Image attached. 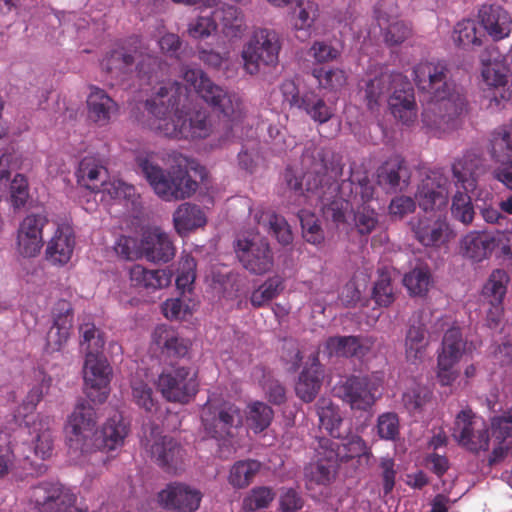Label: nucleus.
I'll use <instances>...</instances> for the list:
<instances>
[{
    "mask_svg": "<svg viewBox=\"0 0 512 512\" xmlns=\"http://www.w3.org/2000/svg\"><path fill=\"white\" fill-rule=\"evenodd\" d=\"M131 286L146 291H156L170 285L172 273L167 269L150 270L140 264L132 265L128 270Z\"/></svg>",
    "mask_w": 512,
    "mask_h": 512,
    "instance_id": "c756f323",
    "label": "nucleus"
},
{
    "mask_svg": "<svg viewBox=\"0 0 512 512\" xmlns=\"http://www.w3.org/2000/svg\"><path fill=\"white\" fill-rule=\"evenodd\" d=\"M274 417L272 408L260 401L248 404L246 409V424L254 433H261L266 430Z\"/></svg>",
    "mask_w": 512,
    "mask_h": 512,
    "instance_id": "603ef678",
    "label": "nucleus"
},
{
    "mask_svg": "<svg viewBox=\"0 0 512 512\" xmlns=\"http://www.w3.org/2000/svg\"><path fill=\"white\" fill-rule=\"evenodd\" d=\"M14 159L12 153L0 156V200L6 199L14 208H20L29 197L28 181L22 174H16L10 181V171L15 167Z\"/></svg>",
    "mask_w": 512,
    "mask_h": 512,
    "instance_id": "4be33fe9",
    "label": "nucleus"
},
{
    "mask_svg": "<svg viewBox=\"0 0 512 512\" xmlns=\"http://www.w3.org/2000/svg\"><path fill=\"white\" fill-rule=\"evenodd\" d=\"M52 420L49 417H41L32 424L31 434H35V454L41 459L48 458L52 453L53 440L50 432Z\"/></svg>",
    "mask_w": 512,
    "mask_h": 512,
    "instance_id": "864d4df0",
    "label": "nucleus"
},
{
    "mask_svg": "<svg viewBox=\"0 0 512 512\" xmlns=\"http://www.w3.org/2000/svg\"><path fill=\"white\" fill-rule=\"evenodd\" d=\"M430 341L423 325H411L405 337V356L408 362L420 364L428 357Z\"/></svg>",
    "mask_w": 512,
    "mask_h": 512,
    "instance_id": "58836bf2",
    "label": "nucleus"
},
{
    "mask_svg": "<svg viewBox=\"0 0 512 512\" xmlns=\"http://www.w3.org/2000/svg\"><path fill=\"white\" fill-rule=\"evenodd\" d=\"M467 350V343L463 340L460 328L453 326L444 334L437 359L458 363Z\"/></svg>",
    "mask_w": 512,
    "mask_h": 512,
    "instance_id": "09e8293b",
    "label": "nucleus"
},
{
    "mask_svg": "<svg viewBox=\"0 0 512 512\" xmlns=\"http://www.w3.org/2000/svg\"><path fill=\"white\" fill-rule=\"evenodd\" d=\"M492 435L501 443L512 437V408L491 419Z\"/></svg>",
    "mask_w": 512,
    "mask_h": 512,
    "instance_id": "774afa93",
    "label": "nucleus"
},
{
    "mask_svg": "<svg viewBox=\"0 0 512 512\" xmlns=\"http://www.w3.org/2000/svg\"><path fill=\"white\" fill-rule=\"evenodd\" d=\"M380 186L390 190L403 189L408 185L409 175L404 159L397 154L392 155L377 170Z\"/></svg>",
    "mask_w": 512,
    "mask_h": 512,
    "instance_id": "72a5a7b5",
    "label": "nucleus"
},
{
    "mask_svg": "<svg viewBox=\"0 0 512 512\" xmlns=\"http://www.w3.org/2000/svg\"><path fill=\"white\" fill-rule=\"evenodd\" d=\"M83 378L86 396L94 403H104L110 394L112 368L102 354H86Z\"/></svg>",
    "mask_w": 512,
    "mask_h": 512,
    "instance_id": "4468645a",
    "label": "nucleus"
},
{
    "mask_svg": "<svg viewBox=\"0 0 512 512\" xmlns=\"http://www.w3.org/2000/svg\"><path fill=\"white\" fill-rule=\"evenodd\" d=\"M482 78L483 81L490 87L499 91L500 99L496 94L493 95L492 101L497 106L500 105L501 100H508L511 96L509 88H506L508 82V70L506 66L498 60L485 62L482 59Z\"/></svg>",
    "mask_w": 512,
    "mask_h": 512,
    "instance_id": "4c0bfd02",
    "label": "nucleus"
},
{
    "mask_svg": "<svg viewBox=\"0 0 512 512\" xmlns=\"http://www.w3.org/2000/svg\"><path fill=\"white\" fill-rule=\"evenodd\" d=\"M49 219L45 212L28 214L20 222L17 230L16 247L23 257L37 256L44 244L43 228Z\"/></svg>",
    "mask_w": 512,
    "mask_h": 512,
    "instance_id": "aec40b11",
    "label": "nucleus"
},
{
    "mask_svg": "<svg viewBox=\"0 0 512 512\" xmlns=\"http://www.w3.org/2000/svg\"><path fill=\"white\" fill-rule=\"evenodd\" d=\"M485 32L476 20L463 19L459 21L453 30L452 39L454 43L463 48L470 46H481Z\"/></svg>",
    "mask_w": 512,
    "mask_h": 512,
    "instance_id": "49530a36",
    "label": "nucleus"
},
{
    "mask_svg": "<svg viewBox=\"0 0 512 512\" xmlns=\"http://www.w3.org/2000/svg\"><path fill=\"white\" fill-rule=\"evenodd\" d=\"M32 498L40 512H83L75 507L76 495L57 483L34 487Z\"/></svg>",
    "mask_w": 512,
    "mask_h": 512,
    "instance_id": "412c9836",
    "label": "nucleus"
},
{
    "mask_svg": "<svg viewBox=\"0 0 512 512\" xmlns=\"http://www.w3.org/2000/svg\"><path fill=\"white\" fill-rule=\"evenodd\" d=\"M449 180L438 170L430 171L418 185L415 200L425 212L438 213L446 208L449 196Z\"/></svg>",
    "mask_w": 512,
    "mask_h": 512,
    "instance_id": "6ab92c4d",
    "label": "nucleus"
},
{
    "mask_svg": "<svg viewBox=\"0 0 512 512\" xmlns=\"http://www.w3.org/2000/svg\"><path fill=\"white\" fill-rule=\"evenodd\" d=\"M74 248L75 235L72 227L67 223L58 224L47 243L46 259L52 265L63 266L71 260Z\"/></svg>",
    "mask_w": 512,
    "mask_h": 512,
    "instance_id": "393cba45",
    "label": "nucleus"
},
{
    "mask_svg": "<svg viewBox=\"0 0 512 512\" xmlns=\"http://www.w3.org/2000/svg\"><path fill=\"white\" fill-rule=\"evenodd\" d=\"M495 247L496 238L486 232L470 231L460 240V252L475 262L488 258Z\"/></svg>",
    "mask_w": 512,
    "mask_h": 512,
    "instance_id": "2f4dec72",
    "label": "nucleus"
},
{
    "mask_svg": "<svg viewBox=\"0 0 512 512\" xmlns=\"http://www.w3.org/2000/svg\"><path fill=\"white\" fill-rule=\"evenodd\" d=\"M196 262L190 255H183L178 263L176 286L183 293L190 291L196 277Z\"/></svg>",
    "mask_w": 512,
    "mask_h": 512,
    "instance_id": "0e129e2a",
    "label": "nucleus"
},
{
    "mask_svg": "<svg viewBox=\"0 0 512 512\" xmlns=\"http://www.w3.org/2000/svg\"><path fill=\"white\" fill-rule=\"evenodd\" d=\"M479 18L483 31L494 40H501L511 32V17L500 6H483L479 11Z\"/></svg>",
    "mask_w": 512,
    "mask_h": 512,
    "instance_id": "7c9ffc66",
    "label": "nucleus"
},
{
    "mask_svg": "<svg viewBox=\"0 0 512 512\" xmlns=\"http://www.w3.org/2000/svg\"><path fill=\"white\" fill-rule=\"evenodd\" d=\"M431 390L418 383H413L403 393L402 402L406 410L410 413L420 412L423 407L431 400Z\"/></svg>",
    "mask_w": 512,
    "mask_h": 512,
    "instance_id": "13d9d810",
    "label": "nucleus"
},
{
    "mask_svg": "<svg viewBox=\"0 0 512 512\" xmlns=\"http://www.w3.org/2000/svg\"><path fill=\"white\" fill-rule=\"evenodd\" d=\"M508 282L507 272L495 269L482 287L481 311L485 313L486 325L491 329L497 328L501 322Z\"/></svg>",
    "mask_w": 512,
    "mask_h": 512,
    "instance_id": "dca6fc26",
    "label": "nucleus"
},
{
    "mask_svg": "<svg viewBox=\"0 0 512 512\" xmlns=\"http://www.w3.org/2000/svg\"><path fill=\"white\" fill-rule=\"evenodd\" d=\"M341 46L330 41H314L309 49V55L316 63L322 64L336 60L341 55Z\"/></svg>",
    "mask_w": 512,
    "mask_h": 512,
    "instance_id": "338daca9",
    "label": "nucleus"
},
{
    "mask_svg": "<svg viewBox=\"0 0 512 512\" xmlns=\"http://www.w3.org/2000/svg\"><path fill=\"white\" fill-rule=\"evenodd\" d=\"M201 421L208 438L216 440L220 447L236 449L235 437L243 424L238 406L213 394L203 405Z\"/></svg>",
    "mask_w": 512,
    "mask_h": 512,
    "instance_id": "423d86ee",
    "label": "nucleus"
},
{
    "mask_svg": "<svg viewBox=\"0 0 512 512\" xmlns=\"http://www.w3.org/2000/svg\"><path fill=\"white\" fill-rule=\"evenodd\" d=\"M151 456L168 471H176L182 461V449L179 444L169 436L156 437L150 446Z\"/></svg>",
    "mask_w": 512,
    "mask_h": 512,
    "instance_id": "e433bc0d",
    "label": "nucleus"
},
{
    "mask_svg": "<svg viewBox=\"0 0 512 512\" xmlns=\"http://www.w3.org/2000/svg\"><path fill=\"white\" fill-rule=\"evenodd\" d=\"M403 285L411 296H425L433 286V278L427 265L419 264L406 273Z\"/></svg>",
    "mask_w": 512,
    "mask_h": 512,
    "instance_id": "de8ad7c7",
    "label": "nucleus"
},
{
    "mask_svg": "<svg viewBox=\"0 0 512 512\" xmlns=\"http://www.w3.org/2000/svg\"><path fill=\"white\" fill-rule=\"evenodd\" d=\"M452 436L460 446L471 452L477 453L489 448L488 426L471 409H463L457 414Z\"/></svg>",
    "mask_w": 512,
    "mask_h": 512,
    "instance_id": "ddd939ff",
    "label": "nucleus"
},
{
    "mask_svg": "<svg viewBox=\"0 0 512 512\" xmlns=\"http://www.w3.org/2000/svg\"><path fill=\"white\" fill-rule=\"evenodd\" d=\"M322 370L318 355L313 353L309 366H305L295 385L297 396L304 402H311L318 394L321 387Z\"/></svg>",
    "mask_w": 512,
    "mask_h": 512,
    "instance_id": "f704fd0d",
    "label": "nucleus"
},
{
    "mask_svg": "<svg viewBox=\"0 0 512 512\" xmlns=\"http://www.w3.org/2000/svg\"><path fill=\"white\" fill-rule=\"evenodd\" d=\"M197 372L190 367H170L158 377L157 388L169 402L188 403L198 392Z\"/></svg>",
    "mask_w": 512,
    "mask_h": 512,
    "instance_id": "f8f14e48",
    "label": "nucleus"
},
{
    "mask_svg": "<svg viewBox=\"0 0 512 512\" xmlns=\"http://www.w3.org/2000/svg\"><path fill=\"white\" fill-rule=\"evenodd\" d=\"M128 432V425L122 415L115 413L106 420L100 431H96L94 451L97 449L112 451L122 447Z\"/></svg>",
    "mask_w": 512,
    "mask_h": 512,
    "instance_id": "cd10ccee",
    "label": "nucleus"
},
{
    "mask_svg": "<svg viewBox=\"0 0 512 512\" xmlns=\"http://www.w3.org/2000/svg\"><path fill=\"white\" fill-rule=\"evenodd\" d=\"M365 100L370 110L388 102L392 115L405 125L416 120L414 90L408 78L399 72L381 68L365 86Z\"/></svg>",
    "mask_w": 512,
    "mask_h": 512,
    "instance_id": "20e7f679",
    "label": "nucleus"
},
{
    "mask_svg": "<svg viewBox=\"0 0 512 512\" xmlns=\"http://www.w3.org/2000/svg\"><path fill=\"white\" fill-rule=\"evenodd\" d=\"M376 339L372 336H335L326 340L324 353L328 356L366 357L373 349Z\"/></svg>",
    "mask_w": 512,
    "mask_h": 512,
    "instance_id": "b1692460",
    "label": "nucleus"
},
{
    "mask_svg": "<svg viewBox=\"0 0 512 512\" xmlns=\"http://www.w3.org/2000/svg\"><path fill=\"white\" fill-rule=\"evenodd\" d=\"M312 73L319 86L329 91H336L346 83V75L340 69L315 68Z\"/></svg>",
    "mask_w": 512,
    "mask_h": 512,
    "instance_id": "69168bd1",
    "label": "nucleus"
},
{
    "mask_svg": "<svg viewBox=\"0 0 512 512\" xmlns=\"http://www.w3.org/2000/svg\"><path fill=\"white\" fill-rule=\"evenodd\" d=\"M320 18V6L315 0H298L292 13V29L297 38L304 41L317 35V21Z\"/></svg>",
    "mask_w": 512,
    "mask_h": 512,
    "instance_id": "bb28decb",
    "label": "nucleus"
},
{
    "mask_svg": "<svg viewBox=\"0 0 512 512\" xmlns=\"http://www.w3.org/2000/svg\"><path fill=\"white\" fill-rule=\"evenodd\" d=\"M491 154L495 161L512 159V122L498 128L493 133Z\"/></svg>",
    "mask_w": 512,
    "mask_h": 512,
    "instance_id": "5fc2aeb1",
    "label": "nucleus"
},
{
    "mask_svg": "<svg viewBox=\"0 0 512 512\" xmlns=\"http://www.w3.org/2000/svg\"><path fill=\"white\" fill-rule=\"evenodd\" d=\"M280 49V39L275 31L266 28L256 29L242 50L245 71L255 75L263 66H276Z\"/></svg>",
    "mask_w": 512,
    "mask_h": 512,
    "instance_id": "9d476101",
    "label": "nucleus"
},
{
    "mask_svg": "<svg viewBox=\"0 0 512 512\" xmlns=\"http://www.w3.org/2000/svg\"><path fill=\"white\" fill-rule=\"evenodd\" d=\"M184 81L194 93L206 103L217 109L225 118L233 123V129L245 117V106L237 93H230L214 84L201 69L186 66L182 69Z\"/></svg>",
    "mask_w": 512,
    "mask_h": 512,
    "instance_id": "6e6552de",
    "label": "nucleus"
},
{
    "mask_svg": "<svg viewBox=\"0 0 512 512\" xmlns=\"http://www.w3.org/2000/svg\"><path fill=\"white\" fill-rule=\"evenodd\" d=\"M328 169L322 163H317L312 171L304 175L306 180V193L302 188L301 180L295 175L292 169L285 171L284 179L290 191L289 198L293 199V204L301 205L314 202H320L321 210L326 218H330L337 225L344 224L347 221V213L357 206L354 212V224L360 234H369L377 225L378 219L374 208L369 206V202L374 198V186L367 177L358 179L344 180L340 185H329L328 189L338 190L339 196L328 203V198L324 196V185L328 184Z\"/></svg>",
    "mask_w": 512,
    "mask_h": 512,
    "instance_id": "f03ea898",
    "label": "nucleus"
},
{
    "mask_svg": "<svg viewBox=\"0 0 512 512\" xmlns=\"http://www.w3.org/2000/svg\"><path fill=\"white\" fill-rule=\"evenodd\" d=\"M379 27L384 30V37L391 45L400 44L410 35L411 28L402 20L395 19L392 22L384 18L378 19Z\"/></svg>",
    "mask_w": 512,
    "mask_h": 512,
    "instance_id": "e2e57ef3",
    "label": "nucleus"
},
{
    "mask_svg": "<svg viewBox=\"0 0 512 512\" xmlns=\"http://www.w3.org/2000/svg\"><path fill=\"white\" fill-rule=\"evenodd\" d=\"M372 296L376 304L382 307H388L394 302V288L391 284V271L388 268L378 270V279L374 284Z\"/></svg>",
    "mask_w": 512,
    "mask_h": 512,
    "instance_id": "4d7b16f0",
    "label": "nucleus"
},
{
    "mask_svg": "<svg viewBox=\"0 0 512 512\" xmlns=\"http://www.w3.org/2000/svg\"><path fill=\"white\" fill-rule=\"evenodd\" d=\"M215 21L219 22L221 32L228 38L240 37L244 31V17L241 11L231 5L224 4L213 11Z\"/></svg>",
    "mask_w": 512,
    "mask_h": 512,
    "instance_id": "37998d69",
    "label": "nucleus"
},
{
    "mask_svg": "<svg viewBox=\"0 0 512 512\" xmlns=\"http://www.w3.org/2000/svg\"><path fill=\"white\" fill-rule=\"evenodd\" d=\"M77 182L91 190L100 191L107 180V169L100 158L85 156L76 170Z\"/></svg>",
    "mask_w": 512,
    "mask_h": 512,
    "instance_id": "c9c22d12",
    "label": "nucleus"
},
{
    "mask_svg": "<svg viewBox=\"0 0 512 512\" xmlns=\"http://www.w3.org/2000/svg\"><path fill=\"white\" fill-rule=\"evenodd\" d=\"M100 191L108 194L112 199L123 202L132 210H137L140 206V195L136 188L120 178L113 177L106 180Z\"/></svg>",
    "mask_w": 512,
    "mask_h": 512,
    "instance_id": "a18cd8bd",
    "label": "nucleus"
},
{
    "mask_svg": "<svg viewBox=\"0 0 512 512\" xmlns=\"http://www.w3.org/2000/svg\"><path fill=\"white\" fill-rule=\"evenodd\" d=\"M261 467V462L257 460L237 461L230 469L228 481L234 488H245L253 481Z\"/></svg>",
    "mask_w": 512,
    "mask_h": 512,
    "instance_id": "3c124183",
    "label": "nucleus"
},
{
    "mask_svg": "<svg viewBox=\"0 0 512 512\" xmlns=\"http://www.w3.org/2000/svg\"><path fill=\"white\" fill-rule=\"evenodd\" d=\"M409 226L414 238L424 247L440 248L455 237L446 217L439 213L413 218Z\"/></svg>",
    "mask_w": 512,
    "mask_h": 512,
    "instance_id": "2eb2a0df",
    "label": "nucleus"
},
{
    "mask_svg": "<svg viewBox=\"0 0 512 512\" xmlns=\"http://www.w3.org/2000/svg\"><path fill=\"white\" fill-rule=\"evenodd\" d=\"M449 70L442 61H423L413 68L419 90L428 98L422 112V123L427 132L436 137L455 130L459 119L467 112L468 102L463 88L449 80Z\"/></svg>",
    "mask_w": 512,
    "mask_h": 512,
    "instance_id": "7ed1b4c3",
    "label": "nucleus"
},
{
    "mask_svg": "<svg viewBox=\"0 0 512 512\" xmlns=\"http://www.w3.org/2000/svg\"><path fill=\"white\" fill-rule=\"evenodd\" d=\"M131 390L132 398L136 405L147 412H152L156 409L157 400L153 395L152 388L141 378V371H138L132 379Z\"/></svg>",
    "mask_w": 512,
    "mask_h": 512,
    "instance_id": "6e6d98bb",
    "label": "nucleus"
},
{
    "mask_svg": "<svg viewBox=\"0 0 512 512\" xmlns=\"http://www.w3.org/2000/svg\"><path fill=\"white\" fill-rule=\"evenodd\" d=\"M299 109L319 124L328 122L334 115L333 107L313 91L302 93V102Z\"/></svg>",
    "mask_w": 512,
    "mask_h": 512,
    "instance_id": "8fccbe9b",
    "label": "nucleus"
},
{
    "mask_svg": "<svg viewBox=\"0 0 512 512\" xmlns=\"http://www.w3.org/2000/svg\"><path fill=\"white\" fill-rule=\"evenodd\" d=\"M275 491L268 486L252 488L243 499V508L247 511H255L270 506L275 499Z\"/></svg>",
    "mask_w": 512,
    "mask_h": 512,
    "instance_id": "052dcab7",
    "label": "nucleus"
},
{
    "mask_svg": "<svg viewBox=\"0 0 512 512\" xmlns=\"http://www.w3.org/2000/svg\"><path fill=\"white\" fill-rule=\"evenodd\" d=\"M383 383L382 372L352 375L336 388V392L351 409L366 411L381 397Z\"/></svg>",
    "mask_w": 512,
    "mask_h": 512,
    "instance_id": "9b49d317",
    "label": "nucleus"
},
{
    "mask_svg": "<svg viewBox=\"0 0 512 512\" xmlns=\"http://www.w3.org/2000/svg\"><path fill=\"white\" fill-rule=\"evenodd\" d=\"M141 251L142 256L150 262H168L175 254L171 240L159 227H149L144 230Z\"/></svg>",
    "mask_w": 512,
    "mask_h": 512,
    "instance_id": "a878e982",
    "label": "nucleus"
},
{
    "mask_svg": "<svg viewBox=\"0 0 512 512\" xmlns=\"http://www.w3.org/2000/svg\"><path fill=\"white\" fill-rule=\"evenodd\" d=\"M202 494L183 483H171L158 493L159 504L179 512H194L199 508Z\"/></svg>",
    "mask_w": 512,
    "mask_h": 512,
    "instance_id": "5701e85b",
    "label": "nucleus"
},
{
    "mask_svg": "<svg viewBox=\"0 0 512 512\" xmlns=\"http://www.w3.org/2000/svg\"><path fill=\"white\" fill-rule=\"evenodd\" d=\"M206 222L207 218L204 211L199 206L191 203L179 205L173 214V224L180 235L203 227Z\"/></svg>",
    "mask_w": 512,
    "mask_h": 512,
    "instance_id": "a19ab883",
    "label": "nucleus"
},
{
    "mask_svg": "<svg viewBox=\"0 0 512 512\" xmlns=\"http://www.w3.org/2000/svg\"><path fill=\"white\" fill-rule=\"evenodd\" d=\"M64 313L59 314L54 319V324L47 334L46 348L50 352L60 351L67 342L72 328L73 318L71 308L67 302H62Z\"/></svg>",
    "mask_w": 512,
    "mask_h": 512,
    "instance_id": "ea45409f",
    "label": "nucleus"
},
{
    "mask_svg": "<svg viewBox=\"0 0 512 512\" xmlns=\"http://www.w3.org/2000/svg\"><path fill=\"white\" fill-rule=\"evenodd\" d=\"M97 414L86 401H80L69 415L66 424V439L71 457L78 461L81 456L94 451Z\"/></svg>",
    "mask_w": 512,
    "mask_h": 512,
    "instance_id": "1a4fd4ad",
    "label": "nucleus"
},
{
    "mask_svg": "<svg viewBox=\"0 0 512 512\" xmlns=\"http://www.w3.org/2000/svg\"><path fill=\"white\" fill-rule=\"evenodd\" d=\"M236 254L245 269L253 274L269 272L273 265V254L268 242L259 235L239 238L236 241Z\"/></svg>",
    "mask_w": 512,
    "mask_h": 512,
    "instance_id": "f3484780",
    "label": "nucleus"
},
{
    "mask_svg": "<svg viewBox=\"0 0 512 512\" xmlns=\"http://www.w3.org/2000/svg\"><path fill=\"white\" fill-rule=\"evenodd\" d=\"M250 213L254 220L267 228L268 232L273 235L282 245H289L293 241V234L290 225L286 219L276 214L273 210L256 207L250 209Z\"/></svg>",
    "mask_w": 512,
    "mask_h": 512,
    "instance_id": "473e14b6",
    "label": "nucleus"
},
{
    "mask_svg": "<svg viewBox=\"0 0 512 512\" xmlns=\"http://www.w3.org/2000/svg\"><path fill=\"white\" fill-rule=\"evenodd\" d=\"M141 40L132 37L109 51L101 67L116 77L132 71L135 55L138 57L136 75L141 85H155L154 93L146 101L149 113L148 127L165 137L203 139L212 133V123L205 109L193 106V93L187 86L171 81L169 67L158 57L145 53Z\"/></svg>",
    "mask_w": 512,
    "mask_h": 512,
    "instance_id": "f257e3e1",
    "label": "nucleus"
},
{
    "mask_svg": "<svg viewBox=\"0 0 512 512\" xmlns=\"http://www.w3.org/2000/svg\"><path fill=\"white\" fill-rule=\"evenodd\" d=\"M298 217L304 239L313 245L321 244L324 240V234L318 224L316 216L308 210L303 209L298 212Z\"/></svg>",
    "mask_w": 512,
    "mask_h": 512,
    "instance_id": "680f3d73",
    "label": "nucleus"
},
{
    "mask_svg": "<svg viewBox=\"0 0 512 512\" xmlns=\"http://www.w3.org/2000/svg\"><path fill=\"white\" fill-rule=\"evenodd\" d=\"M317 414L320 426L325 429L333 438H342L343 418L338 406L334 405L330 399L321 398L317 402Z\"/></svg>",
    "mask_w": 512,
    "mask_h": 512,
    "instance_id": "c03bdc74",
    "label": "nucleus"
},
{
    "mask_svg": "<svg viewBox=\"0 0 512 512\" xmlns=\"http://www.w3.org/2000/svg\"><path fill=\"white\" fill-rule=\"evenodd\" d=\"M87 112L92 122L105 126L118 112V105L103 89L92 86L87 97Z\"/></svg>",
    "mask_w": 512,
    "mask_h": 512,
    "instance_id": "c85d7f7f",
    "label": "nucleus"
},
{
    "mask_svg": "<svg viewBox=\"0 0 512 512\" xmlns=\"http://www.w3.org/2000/svg\"><path fill=\"white\" fill-rule=\"evenodd\" d=\"M152 341L168 357H183L188 351L187 341L180 338L176 331L166 325L155 328Z\"/></svg>",
    "mask_w": 512,
    "mask_h": 512,
    "instance_id": "79ce46f5",
    "label": "nucleus"
},
{
    "mask_svg": "<svg viewBox=\"0 0 512 512\" xmlns=\"http://www.w3.org/2000/svg\"><path fill=\"white\" fill-rule=\"evenodd\" d=\"M283 290V280L280 276L268 278L251 294V304L261 307L274 299Z\"/></svg>",
    "mask_w": 512,
    "mask_h": 512,
    "instance_id": "bf43d9fd",
    "label": "nucleus"
},
{
    "mask_svg": "<svg viewBox=\"0 0 512 512\" xmlns=\"http://www.w3.org/2000/svg\"><path fill=\"white\" fill-rule=\"evenodd\" d=\"M153 152L138 151L135 157L136 164L148 181L157 196L165 201L183 200L192 196L198 183L187 172L188 159L181 154H175L174 160L177 170L166 173L160 166L154 163Z\"/></svg>",
    "mask_w": 512,
    "mask_h": 512,
    "instance_id": "39448f33",
    "label": "nucleus"
},
{
    "mask_svg": "<svg viewBox=\"0 0 512 512\" xmlns=\"http://www.w3.org/2000/svg\"><path fill=\"white\" fill-rule=\"evenodd\" d=\"M483 171V161L474 152L465 153L452 166L453 177L458 190L452 197L451 216L465 226L470 225L474 220L475 210L472 196L469 193H474L477 187V178Z\"/></svg>",
    "mask_w": 512,
    "mask_h": 512,
    "instance_id": "0eeeda50",
    "label": "nucleus"
},
{
    "mask_svg": "<svg viewBox=\"0 0 512 512\" xmlns=\"http://www.w3.org/2000/svg\"><path fill=\"white\" fill-rule=\"evenodd\" d=\"M315 451L316 463L311 464L305 473L308 488L312 483L328 485L335 476L338 460L341 457L338 444L324 437L317 440Z\"/></svg>",
    "mask_w": 512,
    "mask_h": 512,
    "instance_id": "a211bd4d",
    "label": "nucleus"
}]
</instances>
